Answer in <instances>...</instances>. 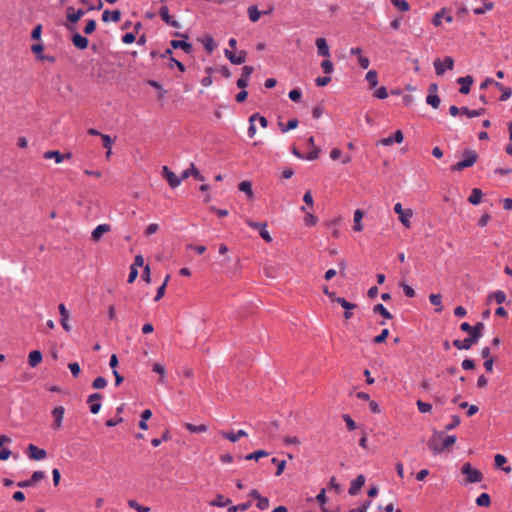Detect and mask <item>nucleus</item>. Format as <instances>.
I'll use <instances>...</instances> for the list:
<instances>
[{
  "label": "nucleus",
  "mask_w": 512,
  "mask_h": 512,
  "mask_svg": "<svg viewBox=\"0 0 512 512\" xmlns=\"http://www.w3.org/2000/svg\"><path fill=\"white\" fill-rule=\"evenodd\" d=\"M185 427L191 433H202V432H206L207 429H208L207 426L204 425V424L194 425V424H191V423H186Z\"/></svg>",
  "instance_id": "e433bc0d"
},
{
  "label": "nucleus",
  "mask_w": 512,
  "mask_h": 512,
  "mask_svg": "<svg viewBox=\"0 0 512 512\" xmlns=\"http://www.w3.org/2000/svg\"><path fill=\"white\" fill-rule=\"evenodd\" d=\"M335 302L340 304L344 308V310H346L345 313H344V317L346 319H350L352 317V312H350V310L354 309L356 307V305L351 303V302H348L343 297L335 298Z\"/></svg>",
  "instance_id": "4be33fe9"
},
{
  "label": "nucleus",
  "mask_w": 512,
  "mask_h": 512,
  "mask_svg": "<svg viewBox=\"0 0 512 512\" xmlns=\"http://www.w3.org/2000/svg\"><path fill=\"white\" fill-rule=\"evenodd\" d=\"M321 68L326 74H331L333 72V63L330 60L325 59L321 63Z\"/></svg>",
  "instance_id": "bf43d9fd"
},
{
  "label": "nucleus",
  "mask_w": 512,
  "mask_h": 512,
  "mask_svg": "<svg viewBox=\"0 0 512 512\" xmlns=\"http://www.w3.org/2000/svg\"><path fill=\"white\" fill-rule=\"evenodd\" d=\"M416 405H417V407H418V410H419L421 413H428V412H430V411H431V409H432L431 404L426 403V402H423V401H421V400H418V401L416 402Z\"/></svg>",
  "instance_id": "4d7b16f0"
},
{
  "label": "nucleus",
  "mask_w": 512,
  "mask_h": 512,
  "mask_svg": "<svg viewBox=\"0 0 512 512\" xmlns=\"http://www.w3.org/2000/svg\"><path fill=\"white\" fill-rule=\"evenodd\" d=\"M250 503H242L239 505L230 506L228 508V512H238V511H245L250 507Z\"/></svg>",
  "instance_id": "13d9d810"
},
{
  "label": "nucleus",
  "mask_w": 512,
  "mask_h": 512,
  "mask_svg": "<svg viewBox=\"0 0 512 512\" xmlns=\"http://www.w3.org/2000/svg\"><path fill=\"white\" fill-rule=\"evenodd\" d=\"M45 478V473L43 471H35L30 479L19 481L17 486L19 488H27L35 485L37 482L41 481Z\"/></svg>",
  "instance_id": "9d476101"
},
{
  "label": "nucleus",
  "mask_w": 512,
  "mask_h": 512,
  "mask_svg": "<svg viewBox=\"0 0 512 512\" xmlns=\"http://www.w3.org/2000/svg\"><path fill=\"white\" fill-rule=\"evenodd\" d=\"M246 223L248 226H250L251 228L253 229H256L258 230V232L260 233V236L266 241V242H271L272 241V237L270 236L268 230H267V224L266 223H260V222H254L252 220H246Z\"/></svg>",
  "instance_id": "423d86ee"
},
{
  "label": "nucleus",
  "mask_w": 512,
  "mask_h": 512,
  "mask_svg": "<svg viewBox=\"0 0 512 512\" xmlns=\"http://www.w3.org/2000/svg\"><path fill=\"white\" fill-rule=\"evenodd\" d=\"M190 176H193L198 181L205 180L204 176L195 167L194 163H191L190 167L188 169L184 170L181 174L182 179H187Z\"/></svg>",
  "instance_id": "dca6fc26"
},
{
  "label": "nucleus",
  "mask_w": 512,
  "mask_h": 512,
  "mask_svg": "<svg viewBox=\"0 0 512 512\" xmlns=\"http://www.w3.org/2000/svg\"><path fill=\"white\" fill-rule=\"evenodd\" d=\"M426 102L428 105H431L434 109H437L441 101L437 94H428V96L426 97Z\"/></svg>",
  "instance_id": "de8ad7c7"
},
{
  "label": "nucleus",
  "mask_w": 512,
  "mask_h": 512,
  "mask_svg": "<svg viewBox=\"0 0 512 512\" xmlns=\"http://www.w3.org/2000/svg\"><path fill=\"white\" fill-rule=\"evenodd\" d=\"M171 46L175 49L180 48L183 51H185L186 53H191V51H192V45L190 43H188L186 41H182V40H172Z\"/></svg>",
  "instance_id": "c756f323"
},
{
  "label": "nucleus",
  "mask_w": 512,
  "mask_h": 512,
  "mask_svg": "<svg viewBox=\"0 0 512 512\" xmlns=\"http://www.w3.org/2000/svg\"><path fill=\"white\" fill-rule=\"evenodd\" d=\"M429 300H430L432 305L436 306L435 311L437 313L442 312L443 305H442V299H441V295L440 294H430L429 295Z\"/></svg>",
  "instance_id": "2f4dec72"
},
{
  "label": "nucleus",
  "mask_w": 512,
  "mask_h": 512,
  "mask_svg": "<svg viewBox=\"0 0 512 512\" xmlns=\"http://www.w3.org/2000/svg\"><path fill=\"white\" fill-rule=\"evenodd\" d=\"M298 126V120L297 119H290L286 125L283 123H279V127L283 133H286L289 130L295 129Z\"/></svg>",
  "instance_id": "79ce46f5"
},
{
  "label": "nucleus",
  "mask_w": 512,
  "mask_h": 512,
  "mask_svg": "<svg viewBox=\"0 0 512 512\" xmlns=\"http://www.w3.org/2000/svg\"><path fill=\"white\" fill-rule=\"evenodd\" d=\"M428 447L435 453L439 454L443 451V447L441 444V435H435L432 439H430L428 443Z\"/></svg>",
  "instance_id": "393cba45"
},
{
  "label": "nucleus",
  "mask_w": 512,
  "mask_h": 512,
  "mask_svg": "<svg viewBox=\"0 0 512 512\" xmlns=\"http://www.w3.org/2000/svg\"><path fill=\"white\" fill-rule=\"evenodd\" d=\"M159 15L166 24L171 19V16L169 15V9L165 5L161 6V8L159 9Z\"/></svg>",
  "instance_id": "6e6d98bb"
},
{
  "label": "nucleus",
  "mask_w": 512,
  "mask_h": 512,
  "mask_svg": "<svg viewBox=\"0 0 512 512\" xmlns=\"http://www.w3.org/2000/svg\"><path fill=\"white\" fill-rule=\"evenodd\" d=\"M162 176L167 180L171 188L178 187L183 180L181 177H178L174 172H172L167 166L162 167Z\"/></svg>",
  "instance_id": "0eeeda50"
},
{
  "label": "nucleus",
  "mask_w": 512,
  "mask_h": 512,
  "mask_svg": "<svg viewBox=\"0 0 512 512\" xmlns=\"http://www.w3.org/2000/svg\"><path fill=\"white\" fill-rule=\"evenodd\" d=\"M447 13V9L446 8H442L440 11H438L433 19H432V23L433 25L435 26H440L442 24V19L444 18V16L446 15Z\"/></svg>",
  "instance_id": "c03bdc74"
},
{
  "label": "nucleus",
  "mask_w": 512,
  "mask_h": 512,
  "mask_svg": "<svg viewBox=\"0 0 512 512\" xmlns=\"http://www.w3.org/2000/svg\"><path fill=\"white\" fill-rule=\"evenodd\" d=\"M72 43L76 48L84 50L88 47L89 41L86 37L80 35L79 33H75L72 36Z\"/></svg>",
  "instance_id": "5701e85b"
},
{
  "label": "nucleus",
  "mask_w": 512,
  "mask_h": 512,
  "mask_svg": "<svg viewBox=\"0 0 512 512\" xmlns=\"http://www.w3.org/2000/svg\"><path fill=\"white\" fill-rule=\"evenodd\" d=\"M457 82L461 85L460 93L468 94L473 83V78L471 76L460 77L457 79Z\"/></svg>",
  "instance_id": "b1692460"
},
{
  "label": "nucleus",
  "mask_w": 512,
  "mask_h": 512,
  "mask_svg": "<svg viewBox=\"0 0 512 512\" xmlns=\"http://www.w3.org/2000/svg\"><path fill=\"white\" fill-rule=\"evenodd\" d=\"M43 156L45 159H54L55 162L59 164L65 158H67V159L70 158L71 154L70 153L61 154L59 151L53 150V151H46Z\"/></svg>",
  "instance_id": "412c9836"
},
{
  "label": "nucleus",
  "mask_w": 512,
  "mask_h": 512,
  "mask_svg": "<svg viewBox=\"0 0 512 512\" xmlns=\"http://www.w3.org/2000/svg\"><path fill=\"white\" fill-rule=\"evenodd\" d=\"M484 112H485V109H483V108L476 109V110H470L467 107H462L461 108V113L466 115L469 118H474V117L481 116V115L484 114Z\"/></svg>",
  "instance_id": "f704fd0d"
},
{
  "label": "nucleus",
  "mask_w": 512,
  "mask_h": 512,
  "mask_svg": "<svg viewBox=\"0 0 512 512\" xmlns=\"http://www.w3.org/2000/svg\"><path fill=\"white\" fill-rule=\"evenodd\" d=\"M477 160V154L474 151H467L464 155V159L454 164L451 169L453 171H461L465 168L471 167Z\"/></svg>",
  "instance_id": "20e7f679"
},
{
  "label": "nucleus",
  "mask_w": 512,
  "mask_h": 512,
  "mask_svg": "<svg viewBox=\"0 0 512 512\" xmlns=\"http://www.w3.org/2000/svg\"><path fill=\"white\" fill-rule=\"evenodd\" d=\"M230 503L231 500L229 498H225L224 496L218 494L216 498L210 502V505L215 507H224Z\"/></svg>",
  "instance_id": "72a5a7b5"
},
{
  "label": "nucleus",
  "mask_w": 512,
  "mask_h": 512,
  "mask_svg": "<svg viewBox=\"0 0 512 512\" xmlns=\"http://www.w3.org/2000/svg\"><path fill=\"white\" fill-rule=\"evenodd\" d=\"M219 434H220L223 438L227 439L228 441H230V442H232V443L237 442L241 437H245V436H247L246 431H245V430H242V429L238 430L237 432H235V431H224V430H222V431H220V432H219Z\"/></svg>",
  "instance_id": "ddd939ff"
},
{
  "label": "nucleus",
  "mask_w": 512,
  "mask_h": 512,
  "mask_svg": "<svg viewBox=\"0 0 512 512\" xmlns=\"http://www.w3.org/2000/svg\"><path fill=\"white\" fill-rule=\"evenodd\" d=\"M317 52L320 56L329 57L330 49L324 38H317L315 41Z\"/></svg>",
  "instance_id": "aec40b11"
},
{
  "label": "nucleus",
  "mask_w": 512,
  "mask_h": 512,
  "mask_svg": "<svg viewBox=\"0 0 512 512\" xmlns=\"http://www.w3.org/2000/svg\"><path fill=\"white\" fill-rule=\"evenodd\" d=\"M365 484V477L364 475L360 474L351 482L350 488H349V494L354 496L357 495L360 489Z\"/></svg>",
  "instance_id": "a211bd4d"
},
{
  "label": "nucleus",
  "mask_w": 512,
  "mask_h": 512,
  "mask_svg": "<svg viewBox=\"0 0 512 512\" xmlns=\"http://www.w3.org/2000/svg\"><path fill=\"white\" fill-rule=\"evenodd\" d=\"M374 313H379L382 315L385 319H391L392 314L382 305V304H376L373 308Z\"/></svg>",
  "instance_id": "ea45409f"
},
{
  "label": "nucleus",
  "mask_w": 512,
  "mask_h": 512,
  "mask_svg": "<svg viewBox=\"0 0 512 512\" xmlns=\"http://www.w3.org/2000/svg\"><path fill=\"white\" fill-rule=\"evenodd\" d=\"M490 502V496L487 493L480 494L476 499V504L481 507H488Z\"/></svg>",
  "instance_id": "37998d69"
},
{
  "label": "nucleus",
  "mask_w": 512,
  "mask_h": 512,
  "mask_svg": "<svg viewBox=\"0 0 512 512\" xmlns=\"http://www.w3.org/2000/svg\"><path fill=\"white\" fill-rule=\"evenodd\" d=\"M391 3L400 11L407 12L410 10V5L406 0H390Z\"/></svg>",
  "instance_id": "a19ab883"
},
{
  "label": "nucleus",
  "mask_w": 512,
  "mask_h": 512,
  "mask_svg": "<svg viewBox=\"0 0 512 512\" xmlns=\"http://www.w3.org/2000/svg\"><path fill=\"white\" fill-rule=\"evenodd\" d=\"M102 396L99 393L89 395L87 402L90 404V411L92 414L99 413L101 409Z\"/></svg>",
  "instance_id": "f8f14e48"
},
{
  "label": "nucleus",
  "mask_w": 512,
  "mask_h": 512,
  "mask_svg": "<svg viewBox=\"0 0 512 512\" xmlns=\"http://www.w3.org/2000/svg\"><path fill=\"white\" fill-rule=\"evenodd\" d=\"M42 361V353L39 350H33L28 355V363L31 367H36Z\"/></svg>",
  "instance_id": "bb28decb"
},
{
  "label": "nucleus",
  "mask_w": 512,
  "mask_h": 512,
  "mask_svg": "<svg viewBox=\"0 0 512 512\" xmlns=\"http://www.w3.org/2000/svg\"><path fill=\"white\" fill-rule=\"evenodd\" d=\"M224 55L232 64L240 65L246 61L245 51H240L238 54H234L232 51L226 49L224 51Z\"/></svg>",
  "instance_id": "9b49d317"
},
{
  "label": "nucleus",
  "mask_w": 512,
  "mask_h": 512,
  "mask_svg": "<svg viewBox=\"0 0 512 512\" xmlns=\"http://www.w3.org/2000/svg\"><path fill=\"white\" fill-rule=\"evenodd\" d=\"M51 413L54 419L52 423V429L59 430L62 427L65 409L63 406H57L52 410Z\"/></svg>",
  "instance_id": "6e6552de"
},
{
  "label": "nucleus",
  "mask_w": 512,
  "mask_h": 512,
  "mask_svg": "<svg viewBox=\"0 0 512 512\" xmlns=\"http://www.w3.org/2000/svg\"><path fill=\"white\" fill-rule=\"evenodd\" d=\"M128 505H129V507L136 510L137 512H149L150 511L149 507L140 505L136 500H129Z\"/></svg>",
  "instance_id": "09e8293b"
},
{
  "label": "nucleus",
  "mask_w": 512,
  "mask_h": 512,
  "mask_svg": "<svg viewBox=\"0 0 512 512\" xmlns=\"http://www.w3.org/2000/svg\"><path fill=\"white\" fill-rule=\"evenodd\" d=\"M365 78L368 81V83L370 84L371 88H374V87L377 86V84H378V74H377V72L375 70L368 71Z\"/></svg>",
  "instance_id": "58836bf2"
},
{
  "label": "nucleus",
  "mask_w": 512,
  "mask_h": 512,
  "mask_svg": "<svg viewBox=\"0 0 512 512\" xmlns=\"http://www.w3.org/2000/svg\"><path fill=\"white\" fill-rule=\"evenodd\" d=\"M342 418L346 423L348 430L353 431L357 428L355 421L351 418L349 414H343Z\"/></svg>",
  "instance_id": "603ef678"
},
{
  "label": "nucleus",
  "mask_w": 512,
  "mask_h": 512,
  "mask_svg": "<svg viewBox=\"0 0 512 512\" xmlns=\"http://www.w3.org/2000/svg\"><path fill=\"white\" fill-rule=\"evenodd\" d=\"M80 3L87 6V10L100 9L102 7L101 0H79Z\"/></svg>",
  "instance_id": "4c0bfd02"
},
{
  "label": "nucleus",
  "mask_w": 512,
  "mask_h": 512,
  "mask_svg": "<svg viewBox=\"0 0 512 512\" xmlns=\"http://www.w3.org/2000/svg\"><path fill=\"white\" fill-rule=\"evenodd\" d=\"M482 2L484 4V6L474 9V13L476 15H482L486 11H491L494 8V3L493 2H485V1H482Z\"/></svg>",
  "instance_id": "49530a36"
},
{
  "label": "nucleus",
  "mask_w": 512,
  "mask_h": 512,
  "mask_svg": "<svg viewBox=\"0 0 512 512\" xmlns=\"http://www.w3.org/2000/svg\"><path fill=\"white\" fill-rule=\"evenodd\" d=\"M404 140V136H403V133L401 130H397L393 136H389V137H386V138H383L379 141V144L383 145V146H390L392 145L394 142L395 143H402Z\"/></svg>",
  "instance_id": "2eb2a0df"
},
{
  "label": "nucleus",
  "mask_w": 512,
  "mask_h": 512,
  "mask_svg": "<svg viewBox=\"0 0 512 512\" xmlns=\"http://www.w3.org/2000/svg\"><path fill=\"white\" fill-rule=\"evenodd\" d=\"M204 47H205V49H206L208 52H212V51L215 49L216 44H215V42H214V40H213V38H212V37H207V38L205 39V41H204Z\"/></svg>",
  "instance_id": "0e129e2a"
},
{
  "label": "nucleus",
  "mask_w": 512,
  "mask_h": 512,
  "mask_svg": "<svg viewBox=\"0 0 512 512\" xmlns=\"http://www.w3.org/2000/svg\"><path fill=\"white\" fill-rule=\"evenodd\" d=\"M271 462L273 464H276V467H277L276 476H280L283 473V471H284V469L286 467V461L285 460H278L277 458H273L271 460Z\"/></svg>",
  "instance_id": "3c124183"
},
{
  "label": "nucleus",
  "mask_w": 512,
  "mask_h": 512,
  "mask_svg": "<svg viewBox=\"0 0 512 512\" xmlns=\"http://www.w3.org/2000/svg\"><path fill=\"white\" fill-rule=\"evenodd\" d=\"M248 16L251 22H257L261 17V12L258 10L257 6H250L247 10Z\"/></svg>",
  "instance_id": "c9c22d12"
},
{
  "label": "nucleus",
  "mask_w": 512,
  "mask_h": 512,
  "mask_svg": "<svg viewBox=\"0 0 512 512\" xmlns=\"http://www.w3.org/2000/svg\"><path fill=\"white\" fill-rule=\"evenodd\" d=\"M96 29V21L95 20H89L87 21L86 23V26L84 28V33L85 34H91L95 31Z\"/></svg>",
  "instance_id": "69168bd1"
},
{
  "label": "nucleus",
  "mask_w": 512,
  "mask_h": 512,
  "mask_svg": "<svg viewBox=\"0 0 512 512\" xmlns=\"http://www.w3.org/2000/svg\"><path fill=\"white\" fill-rule=\"evenodd\" d=\"M394 212L398 215V219L400 223L407 229L411 228V219L414 215L412 209H404L401 203H396L394 205Z\"/></svg>",
  "instance_id": "f03ea898"
},
{
  "label": "nucleus",
  "mask_w": 512,
  "mask_h": 512,
  "mask_svg": "<svg viewBox=\"0 0 512 512\" xmlns=\"http://www.w3.org/2000/svg\"><path fill=\"white\" fill-rule=\"evenodd\" d=\"M120 17H121V14H120L119 10H114V11L105 10L102 13V20L104 22H109V21L118 22L120 20Z\"/></svg>",
  "instance_id": "a878e982"
},
{
  "label": "nucleus",
  "mask_w": 512,
  "mask_h": 512,
  "mask_svg": "<svg viewBox=\"0 0 512 512\" xmlns=\"http://www.w3.org/2000/svg\"><path fill=\"white\" fill-rule=\"evenodd\" d=\"M483 193L480 189L474 188L468 197L469 203L472 205H478L482 200Z\"/></svg>",
  "instance_id": "7c9ffc66"
},
{
  "label": "nucleus",
  "mask_w": 512,
  "mask_h": 512,
  "mask_svg": "<svg viewBox=\"0 0 512 512\" xmlns=\"http://www.w3.org/2000/svg\"><path fill=\"white\" fill-rule=\"evenodd\" d=\"M455 442H456V436H454V435H449V436L444 437L443 439H441V444H442L443 450L452 446Z\"/></svg>",
  "instance_id": "864d4df0"
},
{
  "label": "nucleus",
  "mask_w": 512,
  "mask_h": 512,
  "mask_svg": "<svg viewBox=\"0 0 512 512\" xmlns=\"http://www.w3.org/2000/svg\"><path fill=\"white\" fill-rule=\"evenodd\" d=\"M66 18H67V21L70 23V24H65L66 28L68 30H74L75 29L74 24H76L80 19L77 15L76 9L73 6H68L66 8Z\"/></svg>",
  "instance_id": "4468645a"
},
{
  "label": "nucleus",
  "mask_w": 512,
  "mask_h": 512,
  "mask_svg": "<svg viewBox=\"0 0 512 512\" xmlns=\"http://www.w3.org/2000/svg\"><path fill=\"white\" fill-rule=\"evenodd\" d=\"M58 309L61 315V326L65 331L69 332L71 330V326L69 325V312L64 304H60Z\"/></svg>",
  "instance_id": "6ab92c4d"
},
{
  "label": "nucleus",
  "mask_w": 512,
  "mask_h": 512,
  "mask_svg": "<svg viewBox=\"0 0 512 512\" xmlns=\"http://www.w3.org/2000/svg\"><path fill=\"white\" fill-rule=\"evenodd\" d=\"M27 454L30 459L35 461L43 460L47 456V452L44 449H41L34 444L28 445Z\"/></svg>",
  "instance_id": "1a4fd4ad"
},
{
  "label": "nucleus",
  "mask_w": 512,
  "mask_h": 512,
  "mask_svg": "<svg viewBox=\"0 0 512 512\" xmlns=\"http://www.w3.org/2000/svg\"><path fill=\"white\" fill-rule=\"evenodd\" d=\"M304 222L307 226H314L317 223V218L312 213H306Z\"/></svg>",
  "instance_id": "774afa93"
},
{
  "label": "nucleus",
  "mask_w": 512,
  "mask_h": 512,
  "mask_svg": "<svg viewBox=\"0 0 512 512\" xmlns=\"http://www.w3.org/2000/svg\"><path fill=\"white\" fill-rule=\"evenodd\" d=\"M461 472L466 476L468 483H478L483 479L482 473L473 468L470 463H465L462 466Z\"/></svg>",
  "instance_id": "7ed1b4c3"
},
{
  "label": "nucleus",
  "mask_w": 512,
  "mask_h": 512,
  "mask_svg": "<svg viewBox=\"0 0 512 512\" xmlns=\"http://www.w3.org/2000/svg\"><path fill=\"white\" fill-rule=\"evenodd\" d=\"M362 218H363V212L360 209L355 210L354 219H353V221H354L353 229L356 232H361L363 230Z\"/></svg>",
  "instance_id": "c85d7f7f"
},
{
  "label": "nucleus",
  "mask_w": 512,
  "mask_h": 512,
  "mask_svg": "<svg viewBox=\"0 0 512 512\" xmlns=\"http://www.w3.org/2000/svg\"><path fill=\"white\" fill-rule=\"evenodd\" d=\"M68 368L69 370L71 371L72 375L74 377H78L80 372H81V369H80V366L77 362H72V363H69L68 364Z\"/></svg>",
  "instance_id": "680f3d73"
},
{
  "label": "nucleus",
  "mask_w": 512,
  "mask_h": 512,
  "mask_svg": "<svg viewBox=\"0 0 512 512\" xmlns=\"http://www.w3.org/2000/svg\"><path fill=\"white\" fill-rule=\"evenodd\" d=\"M107 385V381L105 378L103 377H97L94 379V381L92 382V387L94 389H103L105 388Z\"/></svg>",
  "instance_id": "5fc2aeb1"
},
{
  "label": "nucleus",
  "mask_w": 512,
  "mask_h": 512,
  "mask_svg": "<svg viewBox=\"0 0 512 512\" xmlns=\"http://www.w3.org/2000/svg\"><path fill=\"white\" fill-rule=\"evenodd\" d=\"M111 231V226L109 224H100L98 225L91 233V238L93 241H99L105 233Z\"/></svg>",
  "instance_id": "f3484780"
},
{
  "label": "nucleus",
  "mask_w": 512,
  "mask_h": 512,
  "mask_svg": "<svg viewBox=\"0 0 512 512\" xmlns=\"http://www.w3.org/2000/svg\"><path fill=\"white\" fill-rule=\"evenodd\" d=\"M374 96L378 99H386L388 97V92H387L386 87H384V86L379 87L375 91Z\"/></svg>",
  "instance_id": "052dcab7"
},
{
  "label": "nucleus",
  "mask_w": 512,
  "mask_h": 512,
  "mask_svg": "<svg viewBox=\"0 0 512 512\" xmlns=\"http://www.w3.org/2000/svg\"><path fill=\"white\" fill-rule=\"evenodd\" d=\"M268 456V452H266L265 450H257L253 453H250V454H247L245 456V459L246 460H259L260 458L262 457H266Z\"/></svg>",
  "instance_id": "a18cd8bd"
},
{
  "label": "nucleus",
  "mask_w": 512,
  "mask_h": 512,
  "mask_svg": "<svg viewBox=\"0 0 512 512\" xmlns=\"http://www.w3.org/2000/svg\"><path fill=\"white\" fill-rule=\"evenodd\" d=\"M257 507L260 509V510H266L268 507H269V499L267 497H263L261 496L258 500H257Z\"/></svg>",
  "instance_id": "e2e57ef3"
},
{
  "label": "nucleus",
  "mask_w": 512,
  "mask_h": 512,
  "mask_svg": "<svg viewBox=\"0 0 512 512\" xmlns=\"http://www.w3.org/2000/svg\"><path fill=\"white\" fill-rule=\"evenodd\" d=\"M238 188L240 191L244 192L246 196L251 200L254 197V193L252 190V184L250 181H242L239 183Z\"/></svg>",
  "instance_id": "cd10ccee"
},
{
  "label": "nucleus",
  "mask_w": 512,
  "mask_h": 512,
  "mask_svg": "<svg viewBox=\"0 0 512 512\" xmlns=\"http://www.w3.org/2000/svg\"><path fill=\"white\" fill-rule=\"evenodd\" d=\"M153 372L160 375L159 382L161 384H165V378H166V369L165 367L160 363H155L152 368Z\"/></svg>",
  "instance_id": "473e14b6"
},
{
  "label": "nucleus",
  "mask_w": 512,
  "mask_h": 512,
  "mask_svg": "<svg viewBox=\"0 0 512 512\" xmlns=\"http://www.w3.org/2000/svg\"><path fill=\"white\" fill-rule=\"evenodd\" d=\"M460 329L464 332H468L470 334V338L454 340L453 345L459 350H468L482 337L484 324L482 322H478L475 326H471L469 323L464 322L461 324Z\"/></svg>",
  "instance_id": "f257e3e1"
},
{
  "label": "nucleus",
  "mask_w": 512,
  "mask_h": 512,
  "mask_svg": "<svg viewBox=\"0 0 512 512\" xmlns=\"http://www.w3.org/2000/svg\"><path fill=\"white\" fill-rule=\"evenodd\" d=\"M492 298H494V300L498 304H502L506 301V294L503 291L498 290V291L494 292L493 294L489 295V299H492Z\"/></svg>",
  "instance_id": "8fccbe9b"
},
{
  "label": "nucleus",
  "mask_w": 512,
  "mask_h": 512,
  "mask_svg": "<svg viewBox=\"0 0 512 512\" xmlns=\"http://www.w3.org/2000/svg\"><path fill=\"white\" fill-rule=\"evenodd\" d=\"M454 67V60L450 56H446L443 61L436 59L434 61V68L437 75H443L446 70H452Z\"/></svg>",
  "instance_id": "39448f33"
},
{
  "label": "nucleus",
  "mask_w": 512,
  "mask_h": 512,
  "mask_svg": "<svg viewBox=\"0 0 512 512\" xmlns=\"http://www.w3.org/2000/svg\"><path fill=\"white\" fill-rule=\"evenodd\" d=\"M388 335H389V330L388 329H383L382 332L378 336H376L374 338V342L377 343V344H380V343H382V342H384L386 340Z\"/></svg>",
  "instance_id": "338daca9"
}]
</instances>
